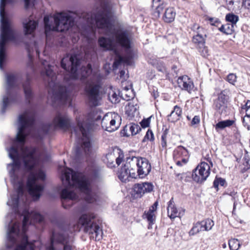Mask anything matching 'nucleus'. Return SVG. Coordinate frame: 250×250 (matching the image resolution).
<instances>
[{
	"label": "nucleus",
	"instance_id": "obj_30",
	"mask_svg": "<svg viewBox=\"0 0 250 250\" xmlns=\"http://www.w3.org/2000/svg\"><path fill=\"white\" fill-rule=\"evenodd\" d=\"M166 5L167 3L164 0H152V6L158 15H160Z\"/></svg>",
	"mask_w": 250,
	"mask_h": 250
},
{
	"label": "nucleus",
	"instance_id": "obj_40",
	"mask_svg": "<svg viewBox=\"0 0 250 250\" xmlns=\"http://www.w3.org/2000/svg\"><path fill=\"white\" fill-rule=\"evenodd\" d=\"M226 183L224 179L221 178H216L213 182V187L218 190V186L219 185L223 186Z\"/></svg>",
	"mask_w": 250,
	"mask_h": 250
},
{
	"label": "nucleus",
	"instance_id": "obj_19",
	"mask_svg": "<svg viewBox=\"0 0 250 250\" xmlns=\"http://www.w3.org/2000/svg\"><path fill=\"white\" fill-rule=\"evenodd\" d=\"M100 86L97 83H92L86 87V92L89 102L93 106L98 105L99 97Z\"/></svg>",
	"mask_w": 250,
	"mask_h": 250
},
{
	"label": "nucleus",
	"instance_id": "obj_12",
	"mask_svg": "<svg viewBox=\"0 0 250 250\" xmlns=\"http://www.w3.org/2000/svg\"><path fill=\"white\" fill-rule=\"evenodd\" d=\"M195 35L193 37V42L196 44L201 54L204 57L208 55V49L205 46L206 34L204 29L197 24H194L192 28Z\"/></svg>",
	"mask_w": 250,
	"mask_h": 250
},
{
	"label": "nucleus",
	"instance_id": "obj_52",
	"mask_svg": "<svg viewBox=\"0 0 250 250\" xmlns=\"http://www.w3.org/2000/svg\"><path fill=\"white\" fill-rule=\"evenodd\" d=\"M157 69L159 71L162 72L163 73L167 72L166 68L164 66H158Z\"/></svg>",
	"mask_w": 250,
	"mask_h": 250
},
{
	"label": "nucleus",
	"instance_id": "obj_18",
	"mask_svg": "<svg viewBox=\"0 0 250 250\" xmlns=\"http://www.w3.org/2000/svg\"><path fill=\"white\" fill-rule=\"evenodd\" d=\"M119 178L123 182L130 180V178H136L137 174L135 169H132V166L128 163V158H126L125 164L123 166L118 175Z\"/></svg>",
	"mask_w": 250,
	"mask_h": 250
},
{
	"label": "nucleus",
	"instance_id": "obj_54",
	"mask_svg": "<svg viewBox=\"0 0 250 250\" xmlns=\"http://www.w3.org/2000/svg\"><path fill=\"white\" fill-rule=\"evenodd\" d=\"M246 116H247L248 117H250V108H248V109H246Z\"/></svg>",
	"mask_w": 250,
	"mask_h": 250
},
{
	"label": "nucleus",
	"instance_id": "obj_13",
	"mask_svg": "<svg viewBox=\"0 0 250 250\" xmlns=\"http://www.w3.org/2000/svg\"><path fill=\"white\" fill-rule=\"evenodd\" d=\"M72 239L66 236L64 234H57L53 232L51 238V245L47 248V250H55L54 244L56 242L62 243L63 250H76L75 247L71 243Z\"/></svg>",
	"mask_w": 250,
	"mask_h": 250
},
{
	"label": "nucleus",
	"instance_id": "obj_48",
	"mask_svg": "<svg viewBox=\"0 0 250 250\" xmlns=\"http://www.w3.org/2000/svg\"><path fill=\"white\" fill-rule=\"evenodd\" d=\"M150 124V120L149 118L144 119L141 122V125L143 128L148 127Z\"/></svg>",
	"mask_w": 250,
	"mask_h": 250
},
{
	"label": "nucleus",
	"instance_id": "obj_23",
	"mask_svg": "<svg viewBox=\"0 0 250 250\" xmlns=\"http://www.w3.org/2000/svg\"><path fill=\"white\" fill-rule=\"evenodd\" d=\"M158 203L156 201L149 208L148 211H146L143 215V217L144 219H146L149 222V224H153L156 218V212L157 210V206Z\"/></svg>",
	"mask_w": 250,
	"mask_h": 250
},
{
	"label": "nucleus",
	"instance_id": "obj_56",
	"mask_svg": "<svg viewBox=\"0 0 250 250\" xmlns=\"http://www.w3.org/2000/svg\"><path fill=\"white\" fill-rule=\"evenodd\" d=\"M158 96V94L157 93H154L153 94V97L155 99Z\"/></svg>",
	"mask_w": 250,
	"mask_h": 250
},
{
	"label": "nucleus",
	"instance_id": "obj_9",
	"mask_svg": "<svg viewBox=\"0 0 250 250\" xmlns=\"http://www.w3.org/2000/svg\"><path fill=\"white\" fill-rule=\"evenodd\" d=\"M95 215L92 212L83 214L79 218L78 225L83 228L85 232L88 233L91 239L95 241L100 240L103 237V231L101 228L94 222Z\"/></svg>",
	"mask_w": 250,
	"mask_h": 250
},
{
	"label": "nucleus",
	"instance_id": "obj_60",
	"mask_svg": "<svg viewBox=\"0 0 250 250\" xmlns=\"http://www.w3.org/2000/svg\"><path fill=\"white\" fill-rule=\"evenodd\" d=\"M235 208V203H234V208Z\"/></svg>",
	"mask_w": 250,
	"mask_h": 250
},
{
	"label": "nucleus",
	"instance_id": "obj_45",
	"mask_svg": "<svg viewBox=\"0 0 250 250\" xmlns=\"http://www.w3.org/2000/svg\"><path fill=\"white\" fill-rule=\"evenodd\" d=\"M200 118L199 116H195L190 123V125L194 126L196 125H198L200 123Z\"/></svg>",
	"mask_w": 250,
	"mask_h": 250
},
{
	"label": "nucleus",
	"instance_id": "obj_50",
	"mask_svg": "<svg viewBox=\"0 0 250 250\" xmlns=\"http://www.w3.org/2000/svg\"><path fill=\"white\" fill-rule=\"evenodd\" d=\"M161 146L163 148H165L167 146V141L166 139V135H163L161 137Z\"/></svg>",
	"mask_w": 250,
	"mask_h": 250
},
{
	"label": "nucleus",
	"instance_id": "obj_37",
	"mask_svg": "<svg viewBox=\"0 0 250 250\" xmlns=\"http://www.w3.org/2000/svg\"><path fill=\"white\" fill-rule=\"evenodd\" d=\"M226 20L236 26V24L239 20V17L233 13H229L226 16Z\"/></svg>",
	"mask_w": 250,
	"mask_h": 250
},
{
	"label": "nucleus",
	"instance_id": "obj_33",
	"mask_svg": "<svg viewBox=\"0 0 250 250\" xmlns=\"http://www.w3.org/2000/svg\"><path fill=\"white\" fill-rule=\"evenodd\" d=\"M122 95L123 99L126 101H129L132 99L134 96V93L132 90L127 87H125L122 91Z\"/></svg>",
	"mask_w": 250,
	"mask_h": 250
},
{
	"label": "nucleus",
	"instance_id": "obj_16",
	"mask_svg": "<svg viewBox=\"0 0 250 250\" xmlns=\"http://www.w3.org/2000/svg\"><path fill=\"white\" fill-rule=\"evenodd\" d=\"M153 188L154 186L151 182L135 184L133 187L132 195L136 198H141L145 194L152 191Z\"/></svg>",
	"mask_w": 250,
	"mask_h": 250
},
{
	"label": "nucleus",
	"instance_id": "obj_25",
	"mask_svg": "<svg viewBox=\"0 0 250 250\" xmlns=\"http://www.w3.org/2000/svg\"><path fill=\"white\" fill-rule=\"evenodd\" d=\"M182 112L181 107L177 105L174 107L173 110L168 116V121L174 123L180 119Z\"/></svg>",
	"mask_w": 250,
	"mask_h": 250
},
{
	"label": "nucleus",
	"instance_id": "obj_20",
	"mask_svg": "<svg viewBox=\"0 0 250 250\" xmlns=\"http://www.w3.org/2000/svg\"><path fill=\"white\" fill-rule=\"evenodd\" d=\"M53 124L55 128L67 129L70 125V121L65 113H58L54 119Z\"/></svg>",
	"mask_w": 250,
	"mask_h": 250
},
{
	"label": "nucleus",
	"instance_id": "obj_27",
	"mask_svg": "<svg viewBox=\"0 0 250 250\" xmlns=\"http://www.w3.org/2000/svg\"><path fill=\"white\" fill-rule=\"evenodd\" d=\"M123 158V155H120L118 157L115 158L114 154L112 153H110L106 155V159H107V163L108 167H113V162L114 160H116V163L119 166L122 162Z\"/></svg>",
	"mask_w": 250,
	"mask_h": 250
},
{
	"label": "nucleus",
	"instance_id": "obj_4",
	"mask_svg": "<svg viewBox=\"0 0 250 250\" xmlns=\"http://www.w3.org/2000/svg\"><path fill=\"white\" fill-rule=\"evenodd\" d=\"M94 113H90L85 121H83V117L80 116H76V121L78 125V129H75L72 133H74L76 137L80 139L79 143L81 147L76 149V155L78 157L82 153V149L85 154H88L91 150L90 143V133L92 129V124L95 121L101 119V116L98 115L95 117H93Z\"/></svg>",
	"mask_w": 250,
	"mask_h": 250
},
{
	"label": "nucleus",
	"instance_id": "obj_51",
	"mask_svg": "<svg viewBox=\"0 0 250 250\" xmlns=\"http://www.w3.org/2000/svg\"><path fill=\"white\" fill-rule=\"evenodd\" d=\"M248 108H250V101L248 100L245 104L243 106L242 109H245V111L246 109H248Z\"/></svg>",
	"mask_w": 250,
	"mask_h": 250
},
{
	"label": "nucleus",
	"instance_id": "obj_26",
	"mask_svg": "<svg viewBox=\"0 0 250 250\" xmlns=\"http://www.w3.org/2000/svg\"><path fill=\"white\" fill-rule=\"evenodd\" d=\"M176 11L173 7H168L165 10L163 19L166 22L170 23L174 21Z\"/></svg>",
	"mask_w": 250,
	"mask_h": 250
},
{
	"label": "nucleus",
	"instance_id": "obj_58",
	"mask_svg": "<svg viewBox=\"0 0 250 250\" xmlns=\"http://www.w3.org/2000/svg\"><path fill=\"white\" fill-rule=\"evenodd\" d=\"M222 246H223V247L224 248H226V244H223V245H222Z\"/></svg>",
	"mask_w": 250,
	"mask_h": 250
},
{
	"label": "nucleus",
	"instance_id": "obj_10",
	"mask_svg": "<svg viewBox=\"0 0 250 250\" xmlns=\"http://www.w3.org/2000/svg\"><path fill=\"white\" fill-rule=\"evenodd\" d=\"M128 163L132 166V169L137 170V176L145 177L150 172L151 167L147 159L143 157H132L128 158Z\"/></svg>",
	"mask_w": 250,
	"mask_h": 250
},
{
	"label": "nucleus",
	"instance_id": "obj_55",
	"mask_svg": "<svg viewBox=\"0 0 250 250\" xmlns=\"http://www.w3.org/2000/svg\"><path fill=\"white\" fill-rule=\"evenodd\" d=\"M87 209H88V207L87 206H84L81 208V211L83 212V211H85Z\"/></svg>",
	"mask_w": 250,
	"mask_h": 250
},
{
	"label": "nucleus",
	"instance_id": "obj_53",
	"mask_svg": "<svg viewBox=\"0 0 250 250\" xmlns=\"http://www.w3.org/2000/svg\"><path fill=\"white\" fill-rule=\"evenodd\" d=\"M125 74V71L124 70H121L120 72V77L121 78L125 79L124 76Z\"/></svg>",
	"mask_w": 250,
	"mask_h": 250
},
{
	"label": "nucleus",
	"instance_id": "obj_6",
	"mask_svg": "<svg viewBox=\"0 0 250 250\" xmlns=\"http://www.w3.org/2000/svg\"><path fill=\"white\" fill-rule=\"evenodd\" d=\"M77 15L72 12L57 13L53 17L45 16L44 17L45 31H49L64 32L72 27L75 22Z\"/></svg>",
	"mask_w": 250,
	"mask_h": 250
},
{
	"label": "nucleus",
	"instance_id": "obj_49",
	"mask_svg": "<svg viewBox=\"0 0 250 250\" xmlns=\"http://www.w3.org/2000/svg\"><path fill=\"white\" fill-rule=\"evenodd\" d=\"M242 6L250 11V0H242Z\"/></svg>",
	"mask_w": 250,
	"mask_h": 250
},
{
	"label": "nucleus",
	"instance_id": "obj_34",
	"mask_svg": "<svg viewBox=\"0 0 250 250\" xmlns=\"http://www.w3.org/2000/svg\"><path fill=\"white\" fill-rule=\"evenodd\" d=\"M204 231L201 222H198L193 225V227L189 231L190 236L194 235L200 231Z\"/></svg>",
	"mask_w": 250,
	"mask_h": 250
},
{
	"label": "nucleus",
	"instance_id": "obj_57",
	"mask_svg": "<svg viewBox=\"0 0 250 250\" xmlns=\"http://www.w3.org/2000/svg\"><path fill=\"white\" fill-rule=\"evenodd\" d=\"M177 68V67L175 65H174L173 67H172V69L174 70V71L175 72H176V69Z\"/></svg>",
	"mask_w": 250,
	"mask_h": 250
},
{
	"label": "nucleus",
	"instance_id": "obj_3",
	"mask_svg": "<svg viewBox=\"0 0 250 250\" xmlns=\"http://www.w3.org/2000/svg\"><path fill=\"white\" fill-rule=\"evenodd\" d=\"M61 178L65 187L61 194L62 204L64 208H67L65 205L67 202H71V205L74 201L79 198L78 195L72 190L73 188L78 189L88 203H92L98 199L99 192L98 189L92 186L89 179L82 173L75 172L70 168H66Z\"/></svg>",
	"mask_w": 250,
	"mask_h": 250
},
{
	"label": "nucleus",
	"instance_id": "obj_44",
	"mask_svg": "<svg viewBox=\"0 0 250 250\" xmlns=\"http://www.w3.org/2000/svg\"><path fill=\"white\" fill-rule=\"evenodd\" d=\"M243 124L248 130H250V117L244 116L243 118Z\"/></svg>",
	"mask_w": 250,
	"mask_h": 250
},
{
	"label": "nucleus",
	"instance_id": "obj_39",
	"mask_svg": "<svg viewBox=\"0 0 250 250\" xmlns=\"http://www.w3.org/2000/svg\"><path fill=\"white\" fill-rule=\"evenodd\" d=\"M229 245L230 250H238L240 247V243L237 239H230Z\"/></svg>",
	"mask_w": 250,
	"mask_h": 250
},
{
	"label": "nucleus",
	"instance_id": "obj_35",
	"mask_svg": "<svg viewBox=\"0 0 250 250\" xmlns=\"http://www.w3.org/2000/svg\"><path fill=\"white\" fill-rule=\"evenodd\" d=\"M242 161L243 165L242 166L241 171L244 172L250 168V159L247 153L244 155Z\"/></svg>",
	"mask_w": 250,
	"mask_h": 250
},
{
	"label": "nucleus",
	"instance_id": "obj_31",
	"mask_svg": "<svg viewBox=\"0 0 250 250\" xmlns=\"http://www.w3.org/2000/svg\"><path fill=\"white\" fill-rule=\"evenodd\" d=\"M234 120H226L219 122L215 126V129L217 131L219 130L224 129L227 127H230L234 124Z\"/></svg>",
	"mask_w": 250,
	"mask_h": 250
},
{
	"label": "nucleus",
	"instance_id": "obj_38",
	"mask_svg": "<svg viewBox=\"0 0 250 250\" xmlns=\"http://www.w3.org/2000/svg\"><path fill=\"white\" fill-rule=\"evenodd\" d=\"M204 231L210 230L214 226L213 221L209 219H207L201 221Z\"/></svg>",
	"mask_w": 250,
	"mask_h": 250
},
{
	"label": "nucleus",
	"instance_id": "obj_2",
	"mask_svg": "<svg viewBox=\"0 0 250 250\" xmlns=\"http://www.w3.org/2000/svg\"><path fill=\"white\" fill-rule=\"evenodd\" d=\"M43 41L41 39H37L34 41L33 43L27 45V50L29 52V61L27 65V69L28 72L26 75V81L23 84V88L25 99L29 103H30L33 96L30 84L31 77L29 73H34L35 72L31 53L35 50L40 59L39 53L40 51L43 49ZM40 59L44 69V71H42L41 75L43 77L45 76L48 78V94L51 97L52 102L55 103L63 104H67V103L70 104L71 101L73 86L70 85L66 88L62 86L61 84L56 82L57 76L55 73L52 70V67L53 66L48 63L46 59Z\"/></svg>",
	"mask_w": 250,
	"mask_h": 250
},
{
	"label": "nucleus",
	"instance_id": "obj_32",
	"mask_svg": "<svg viewBox=\"0 0 250 250\" xmlns=\"http://www.w3.org/2000/svg\"><path fill=\"white\" fill-rule=\"evenodd\" d=\"M234 27L235 26L230 23H228L226 24L222 25V26L219 28V30L220 31L227 35H230L234 32Z\"/></svg>",
	"mask_w": 250,
	"mask_h": 250
},
{
	"label": "nucleus",
	"instance_id": "obj_22",
	"mask_svg": "<svg viewBox=\"0 0 250 250\" xmlns=\"http://www.w3.org/2000/svg\"><path fill=\"white\" fill-rule=\"evenodd\" d=\"M38 25V22L30 18L23 22V32L25 37H34V31Z\"/></svg>",
	"mask_w": 250,
	"mask_h": 250
},
{
	"label": "nucleus",
	"instance_id": "obj_36",
	"mask_svg": "<svg viewBox=\"0 0 250 250\" xmlns=\"http://www.w3.org/2000/svg\"><path fill=\"white\" fill-rule=\"evenodd\" d=\"M29 193L34 200L39 199L43 188H27Z\"/></svg>",
	"mask_w": 250,
	"mask_h": 250
},
{
	"label": "nucleus",
	"instance_id": "obj_61",
	"mask_svg": "<svg viewBox=\"0 0 250 250\" xmlns=\"http://www.w3.org/2000/svg\"><path fill=\"white\" fill-rule=\"evenodd\" d=\"M86 38H89V35H87V36H86Z\"/></svg>",
	"mask_w": 250,
	"mask_h": 250
},
{
	"label": "nucleus",
	"instance_id": "obj_41",
	"mask_svg": "<svg viewBox=\"0 0 250 250\" xmlns=\"http://www.w3.org/2000/svg\"><path fill=\"white\" fill-rule=\"evenodd\" d=\"M140 129V126L135 124H132L129 126V131L132 135L136 134Z\"/></svg>",
	"mask_w": 250,
	"mask_h": 250
},
{
	"label": "nucleus",
	"instance_id": "obj_42",
	"mask_svg": "<svg viewBox=\"0 0 250 250\" xmlns=\"http://www.w3.org/2000/svg\"><path fill=\"white\" fill-rule=\"evenodd\" d=\"M154 139V135L152 131L151 130L148 129L144 138V141H145L146 140L153 141Z\"/></svg>",
	"mask_w": 250,
	"mask_h": 250
},
{
	"label": "nucleus",
	"instance_id": "obj_17",
	"mask_svg": "<svg viewBox=\"0 0 250 250\" xmlns=\"http://www.w3.org/2000/svg\"><path fill=\"white\" fill-rule=\"evenodd\" d=\"M173 158L177 166L182 167L186 165L188 161V152L184 147L179 146L174 151Z\"/></svg>",
	"mask_w": 250,
	"mask_h": 250
},
{
	"label": "nucleus",
	"instance_id": "obj_24",
	"mask_svg": "<svg viewBox=\"0 0 250 250\" xmlns=\"http://www.w3.org/2000/svg\"><path fill=\"white\" fill-rule=\"evenodd\" d=\"M167 210L168 216L171 219H174L180 216V213L176 207L172 198L168 202Z\"/></svg>",
	"mask_w": 250,
	"mask_h": 250
},
{
	"label": "nucleus",
	"instance_id": "obj_11",
	"mask_svg": "<svg viewBox=\"0 0 250 250\" xmlns=\"http://www.w3.org/2000/svg\"><path fill=\"white\" fill-rule=\"evenodd\" d=\"M120 116L115 112H108L102 118L101 125L102 128L108 132L116 130L121 124Z\"/></svg>",
	"mask_w": 250,
	"mask_h": 250
},
{
	"label": "nucleus",
	"instance_id": "obj_28",
	"mask_svg": "<svg viewBox=\"0 0 250 250\" xmlns=\"http://www.w3.org/2000/svg\"><path fill=\"white\" fill-rule=\"evenodd\" d=\"M108 99L113 104H116L120 102V96L119 91L117 89L111 88L108 92Z\"/></svg>",
	"mask_w": 250,
	"mask_h": 250
},
{
	"label": "nucleus",
	"instance_id": "obj_21",
	"mask_svg": "<svg viewBox=\"0 0 250 250\" xmlns=\"http://www.w3.org/2000/svg\"><path fill=\"white\" fill-rule=\"evenodd\" d=\"M177 82L178 86L182 90L187 91L189 93L194 91V85L193 83L188 76L184 75L179 77Z\"/></svg>",
	"mask_w": 250,
	"mask_h": 250
},
{
	"label": "nucleus",
	"instance_id": "obj_47",
	"mask_svg": "<svg viewBox=\"0 0 250 250\" xmlns=\"http://www.w3.org/2000/svg\"><path fill=\"white\" fill-rule=\"evenodd\" d=\"M35 0H24V7L26 9H28L34 5V1Z\"/></svg>",
	"mask_w": 250,
	"mask_h": 250
},
{
	"label": "nucleus",
	"instance_id": "obj_1",
	"mask_svg": "<svg viewBox=\"0 0 250 250\" xmlns=\"http://www.w3.org/2000/svg\"><path fill=\"white\" fill-rule=\"evenodd\" d=\"M115 3L110 1L104 2L101 10L96 14H85L83 17L84 24L87 27L90 34H94L96 28L104 31L108 37H101L99 45L105 50H115V43H117L126 50V54L124 57L117 54L113 64L116 69L121 63L127 65L132 63L133 53L130 49V40L127 32L116 30L110 24L109 20L116 11Z\"/></svg>",
	"mask_w": 250,
	"mask_h": 250
},
{
	"label": "nucleus",
	"instance_id": "obj_59",
	"mask_svg": "<svg viewBox=\"0 0 250 250\" xmlns=\"http://www.w3.org/2000/svg\"><path fill=\"white\" fill-rule=\"evenodd\" d=\"M187 119L188 120H190V118L188 116H187Z\"/></svg>",
	"mask_w": 250,
	"mask_h": 250
},
{
	"label": "nucleus",
	"instance_id": "obj_8",
	"mask_svg": "<svg viewBox=\"0 0 250 250\" xmlns=\"http://www.w3.org/2000/svg\"><path fill=\"white\" fill-rule=\"evenodd\" d=\"M6 93L2 97L1 112L5 113L6 109L13 104L16 103L20 96L16 91L17 85V75L14 73L7 74L6 75Z\"/></svg>",
	"mask_w": 250,
	"mask_h": 250
},
{
	"label": "nucleus",
	"instance_id": "obj_15",
	"mask_svg": "<svg viewBox=\"0 0 250 250\" xmlns=\"http://www.w3.org/2000/svg\"><path fill=\"white\" fill-rule=\"evenodd\" d=\"M228 93L227 89L222 91L218 96L217 98L214 100L213 106L215 110L219 114H225L228 109Z\"/></svg>",
	"mask_w": 250,
	"mask_h": 250
},
{
	"label": "nucleus",
	"instance_id": "obj_5",
	"mask_svg": "<svg viewBox=\"0 0 250 250\" xmlns=\"http://www.w3.org/2000/svg\"><path fill=\"white\" fill-rule=\"evenodd\" d=\"M12 0H0V69H3L5 59V45L9 41L15 42L17 37L11 22L5 17L6 4Z\"/></svg>",
	"mask_w": 250,
	"mask_h": 250
},
{
	"label": "nucleus",
	"instance_id": "obj_29",
	"mask_svg": "<svg viewBox=\"0 0 250 250\" xmlns=\"http://www.w3.org/2000/svg\"><path fill=\"white\" fill-rule=\"evenodd\" d=\"M138 106L132 102H129L125 106V113L128 117H133L137 112Z\"/></svg>",
	"mask_w": 250,
	"mask_h": 250
},
{
	"label": "nucleus",
	"instance_id": "obj_7",
	"mask_svg": "<svg viewBox=\"0 0 250 250\" xmlns=\"http://www.w3.org/2000/svg\"><path fill=\"white\" fill-rule=\"evenodd\" d=\"M80 62L79 55H67L62 59L61 66L70 74L71 79H83L91 73L92 67L90 64H88L86 66H83L79 70Z\"/></svg>",
	"mask_w": 250,
	"mask_h": 250
},
{
	"label": "nucleus",
	"instance_id": "obj_43",
	"mask_svg": "<svg viewBox=\"0 0 250 250\" xmlns=\"http://www.w3.org/2000/svg\"><path fill=\"white\" fill-rule=\"evenodd\" d=\"M236 76L233 73H230L228 75L227 78V81L232 84H234L236 81Z\"/></svg>",
	"mask_w": 250,
	"mask_h": 250
},
{
	"label": "nucleus",
	"instance_id": "obj_46",
	"mask_svg": "<svg viewBox=\"0 0 250 250\" xmlns=\"http://www.w3.org/2000/svg\"><path fill=\"white\" fill-rule=\"evenodd\" d=\"M228 8L229 10H233L234 8V4L235 2V0H226Z\"/></svg>",
	"mask_w": 250,
	"mask_h": 250
},
{
	"label": "nucleus",
	"instance_id": "obj_14",
	"mask_svg": "<svg viewBox=\"0 0 250 250\" xmlns=\"http://www.w3.org/2000/svg\"><path fill=\"white\" fill-rule=\"evenodd\" d=\"M210 174V166L206 162H201L193 170L192 177L197 183L205 181Z\"/></svg>",
	"mask_w": 250,
	"mask_h": 250
}]
</instances>
